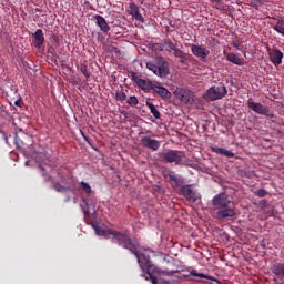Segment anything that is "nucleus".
I'll return each mask as SVG.
<instances>
[{"instance_id": "obj_26", "label": "nucleus", "mask_w": 284, "mask_h": 284, "mask_svg": "<svg viewBox=\"0 0 284 284\" xmlns=\"http://www.w3.org/2000/svg\"><path fill=\"white\" fill-rule=\"evenodd\" d=\"M163 48L166 50V52H174V49L176 48V43L166 40L163 42Z\"/></svg>"}, {"instance_id": "obj_37", "label": "nucleus", "mask_w": 284, "mask_h": 284, "mask_svg": "<svg viewBox=\"0 0 284 284\" xmlns=\"http://www.w3.org/2000/svg\"><path fill=\"white\" fill-rule=\"evenodd\" d=\"M181 63H185V59H181Z\"/></svg>"}, {"instance_id": "obj_6", "label": "nucleus", "mask_w": 284, "mask_h": 284, "mask_svg": "<svg viewBox=\"0 0 284 284\" xmlns=\"http://www.w3.org/2000/svg\"><path fill=\"white\" fill-rule=\"evenodd\" d=\"M173 94L178 101H181V103H184L185 105H194V103H196V97L190 89L176 88L173 91Z\"/></svg>"}, {"instance_id": "obj_33", "label": "nucleus", "mask_w": 284, "mask_h": 284, "mask_svg": "<svg viewBox=\"0 0 284 284\" xmlns=\"http://www.w3.org/2000/svg\"><path fill=\"white\" fill-rule=\"evenodd\" d=\"M80 71L82 72V74L89 79L90 78V72L88 71V65H81Z\"/></svg>"}, {"instance_id": "obj_36", "label": "nucleus", "mask_w": 284, "mask_h": 284, "mask_svg": "<svg viewBox=\"0 0 284 284\" xmlns=\"http://www.w3.org/2000/svg\"><path fill=\"white\" fill-rule=\"evenodd\" d=\"M14 105H17L18 108H21V100H17V101L14 102Z\"/></svg>"}, {"instance_id": "obj_11", "label": "nucleus", "mask_w": 284, "mask_h": 284, "mask_svg": "<svg viewBox=\"0 0 284 284\" xmlns=\"http://www.w3.org/2000/svg\"><path fill=\"white\" fill-rule=\"evenodd\" d=\"M191 52L192 54H194V57H197V59H201V61H206L207 57H210V50L199 44H193L191 47Z\"/></svg>"}, {"instance_id": "obj_22", "label": "nucleus", "mask_w": 284, "mask_h": 284, "mask_svg": "<svg viewBox=\"0 0 284 284\" xmlns=\"http://www.w3.org/2000/svg\"><path fill=\"white\" fill-rule=\"evenodd\" d=\"M271 272L275 274V276H281L282 278H284V263H275L271 267Z\"/></svg>"}, {"instance_id": "obj_7", "label": "nucleus", "mask_w": 284, "mask_h": 284, "mask_svg": "<svg viewBox=\"0 0 284 284\" xmlns=\"http://www.w3.org/2000/svg\"><path fill=\"white\" fill-rule=\"evenodd\" d=\"M247 106L250 110L255 112V114H260L261 116H268V119H274V111H271L270 106L252 101L247 102Z\"/></svg>"}, {"instance_id": "obj_24", "label": "nucleus", "mask_w": 284, "mask_h": 284, "mask_svg": "<svg viewBox=\"0 0 284 284\" xmlns=\"http://www.w3.org/2000/svg\"><path fill=\"white\" fill-rule=\"evenodd\" d=\"M146 106L149 108V110H150L151 114L154 116V119H161V113L159 112V110L152 102L146 101Z\"/></svg>"}, {"instance_id": "obj_2", "label": "nucleus", "mask_w": 284, "mask_h": 284, "mask_svg": "<svg viewBox=\"0 0 284 284\" xmlns=\"http://www.w3.org/2000/svg\"><path fill=\"white\" fill-rule=\"evenodd\" d=\"M132 254L135 255L141 270H146V274H149V278H150L151 283L156 284L158 278L154 274H161V268H159L154 264H152V262L150 261V256H145V254L141 253L140 246H138L135 248V252H133Z\"/></svg>"}, {"instance_id": "obj_1", "label": "nucleus", "mask_w": 284, "mask_h": 284, "mask_svg": "<svg viewBox=\"0 0 284 284\" xmlns=\"http://www.w3.org/2000/svg\"><path fill=\"white\" fill-rule=\"evenodd\" d=\"M212 205L217 212V219L221 221L236 216V211L232 207V202L225 193L215 195L212 200Z\"/></svg>"}, {"instance_id": "obj_8", "label": "nucleus", "mask_w": 284, "mask_h": 284, "mask_svg": "<svg viewBox=\"0 0 284 284\" xmlns=\"http://www.w3.org/2000/svg\"><path fill=\"white\" fill-rule=\"evenodd\" d=\"M163 159L166 163L181 165V163H183V159H185V153L183 151L170 150L163 154Z\"/></svg>"}, {"instance_id": "obj_29", "label": "nucleus", "mask_w": 284, "mask_h": 284, "mask_svg": "<svg viewBox=\"0 0 284 284\" xmlns=\"http://www.w3.org/2000/svg\"><path fill=\"white\" fill-rule=\"evenodd\" d=\"M126 103L129 105H139V98H136L135 95H131L128 100H126Z\"/></svg>"}, {"instance_id": "obj_14", "label": "nucleus", "mask_w": 284, "mask_h": 284, "mask_svg": "<svg viewBox=\"0 0 284 284\" xmlns=\"http://www.w3.org/2000/svg\"><path fill=\"white\" fill-rule=\"evenodd\" d=\"M141 142L144 148H148L149 150H152L153 152H156V150H159V148H161V142L159 140L152 139L148 135L142 136Z\"/></svg>"}, {"instance_id": "obj_3", "label": "nucleus", "mask_w": 284, "mask_h": 284, "mask_svg": "<svg viewBox=\"0 0 284 284\" xmlns=\"http://www.w3.org/2000/svg\"><path fill=\"white\" fill-rule=\"evenodd\" d=\"M111 243H116L120 245V247H123L124 250H129L131 254L133 252H136V248L139 244L132 242V237H130V234L128 233H121L119 231L111 232Z\"/></svg>"}, {"instance_id": "obj_27", "label": "nucleus", "mask_w": 284, "mask_h": 284, "mask_svg": "<svg viewBox=\"0 0 284 284\" xmlns=\"http://www.w3.org/2000/svg\"><path fill=\"white\" fill-rule=\"evenodd\" d=\"M53 189L55 190V192H68V190H70V187L63 186L59 182L53 183Z\"/></svg>"}, {"instance_id": "obj_28", "label": "nucleus", "mask_w": 284, "mask_h": 284, "mask_svg": "<svg viewBox=\"0 0 284 284\" xmlns=\"http://www.w3.org/2000/svg\"><path fill=\"white\" fill-rule=\"evenodd\" d=\"M80 185H82V190L87 193V194H92V186H90L89 183L87 182H80Z\"/></svg>"}, {"instance_id": "obj_23", "label": "nucleus", "mask_w": 284, "mask_h": 284, "mask_svg": "<svg viewBox=\"0 0 284 284\" xmlns=\"http://www.w3.org/2000/svg\"><path fill=\"white\" fill-rule=\"evenodd\" d=\"M112 229H101V226L95 227V233L98 236H104V239H112Z\"/></svg>"}, {"instance_id": "obj_25", "label": "nucleus", "mask_w": 284, "mask_h": 284, "mask_svg": "<svg viewBox=\"0 0 284 284\" xmlns=\"http://www.w3.org/2000/svg\"><path fill=\"white\" fill-rule=\"evenodd\" d=\"M273 30H275V32H277V34H281L282 37H284V21L277 20V22L273 27Z\"/></svg>"}, {"instance_id": "obj_9", "label": "nucleus", "mask_w": 284, "mask_h": 284, "mask_svg": "<svg viewBox=\"0 0 284 284\" xmlns=\"http://www.w3.org/2000/svg\"><path fill=\"white\" fill-rule=\"evenodd\" d=\"M180 192L189 203H196L201 201V193L194 191L192 185H184L180 189Z\"/></svg>"}, {"instance_id": "obj_19", "label": "nucleus", "mask_w": 284, "mask_h": 284, "mask_svg": "<svg viewBox=\"0 0 284 284\" xmlns=\"http://www.w3.org/2000/svg\"><path fill=\"white\" fill-rule=\"evenodd\" d=\"M212 152L215 154H221L222 156H227V159H234L235 154L234 152L219 146H211Z\"/></svg>"}, {"instance_id": "obj_10", "label": "nucleus", "mask_w": 284, "mask_h": 284, "mask_svg": "<svg viewBox=\"0 0 284 284\" xmlns=\"http://www.w3.org/2000/svg\"><path fill=\"white\" fill-rule=\"evenodd\" d=\"M176 272L179 271H161L160 273H153V276H156V278L160 281H162V283L165 284H174L176 283V276L174 274H176ZM156 284H159V282H156Z\"/></svg>"}, {"instance_id": "obj_31", "label": "nucleus", "mask_w": 284, "mask_h": 284, "mask_svg": "<svg viewBox=\"0 0 284 284\" xmlns=\"http://www.w3.org/2000/svg\"><path fill=\"white\" fill-rule=\"evenodd\" d=\"M174 57H176L178 59H186L185 54L181 51V49L175 48L173 51Z\"/></svg>"}, {"instance_id": "obj_4", "label": "nucleus", "mask_w": 284, "mask_h": 284, "mask_svg": "<svg viewBox=\"0 0 284 284\" xmlns=\"http://www.w3.org/2000/svg\"><path fill=\"white\" fill-rule=\"evenodd\" d=\"M146 68L155 77H160V79H165L168 74H170V67L168 65V61H165V58L163 57H156L155 63L154 62H146Z\"/></svg>"}, {"instance_id": "obj_5", "label": "nucleus", "mask_w": 284, "mask_h": 284, "mask_svg": "<svg viewBox=\"0 0 284 284\" xmlns=\"http://www.w3.org/2000/svg\"><path fill=\"white\" fill-rule=\"evenodd\" d=\"M225 97H227V88L225 85H213L203 94L205 101H221Z\"/></svg>"}, {"instance_id": "obj_15", "label": "nucleus", "mask_w": 284, "mask_h": 284, "mask_svg": "<svg viewBox=\"0 0 284 284\" xmlns=\"http://www.w3.org/2000/svg\"><path fill=\"white\" fill-rule=\"evenodd\" d=\"M151 91L155 92V94L161 97V99H172V93L170 90L161 84H153V89H151Z\"/></svg>"}, {"instance_id": "obj_12", "label": "nucleus", "mask_w": 284, "mask_h": 284, "mask_svg": "<svg viewBox=\"0 0 284 284\" xmlns=\"http://www.w3.org/2000/svg\"><path fill=\"white\" fill-rule=\"evenodd\" d=\"M128 12L135 21H140V23H145V18H143V14H141V10L139 9V6H136V3L130 2Z\"/></svg>"}, {"instance_id": "obj_38", "label": "nucleus", "mask_w": 284, "mask_h": 284, "mask_svg": "<svg viewBox=\"0 0 284 284\" xmlns=\"http://www.w3.org/2000/svg\"><path fill=\"white\" fill-rule=\"evenodd\" d=\"M171 179H173V181H176V178H174V176H172V175H171Z\"/></svg>"}, {"instance_id": "obj_13", "label": "nucleus", "mask_w": 284, "mask_h": 284, "mask_svg": "<svg viewBox=\"0 0 284 284\" xmlns=\"http://www.w3.org/2000/svg\"><path fill=\"white\" fill-rule=\"evenodd\" d=\"M189 273H184L181 278H187V276H197V278H207V281H213L214 283L217 284H223V282L219 281V278L212 276V275H206L205 273H199L196 270H191L187 271Z\"/></svg>"}, {"instance_id": "obj_34", "label": "nucleus", "mask_w": 284, "mask_h": 284, "mask_svg": "<svg viewBox=\"0 0 284 284\" xmlns=\"http://www.w3.org/2000/svg\"><path fill=\"white\" fill-rule=\"evenodd\" d=\"M257 196H258L260 199H263V197L267 196V192L265 191V189H260V190L257 191Z\"/></svg>"}, {"instance_id": "obj_32", "label": "nucleus", "mask_w": 284, "mask_h": 284, "mask_svg": "<svg viewBox=\"0 0 284 284\" xmlns=\"http://www.w3.org/2000/svg\"><path fill=\"white\" fill-rule=\"evenodd\" d=\"M264 1L263 0H253L251 1V6L253 8H256V10H258V8H261V6H263Z\"/></svg>"}, {"instance_id": "obj_17", "label": "nucleus", "mask_w": 284, "mask_h": 284, "mask_svg": "<svg viewBox=\"0 0 284 284\" xmlns=\"http://www.w3.org/2000/svg\"><path fill=\"white\" fill-rule=\"evenodd\" d=\"M134 82L144 92H152V89L154 88V83L152 81L143 80L141 78H134Z\"/></svg>"}, {"instance_id": "obj_30", "label": "nucleus", "mask_w": 284, "mask_h": 284, "mask_svg": "<svg viewBox=\"0 0 284 284\" xmlns=\"http://www.w3.org/2000/svg\"><path fill=\"white\" fill-rule=\"evenodd\" d=\"M115 99L116 101H125V99H128V95L123 91H118L115 93Z\"/></svg>"}, {"instance_id": "obj_16", "label": "nucleus", "mask_w": 284, "mask_h": 284, "mask_svg": "<svg viewBox=\"0 0 284 284\" xmlns=\"http://www.w3.org/2000/svg\"><path fill=\"white\" fill-rule=\"evenodd\" d=\"M268 59L273 65H281V63H283V52L281 49H273V51L268 53Z\"/></svg>"}, {"instance_id": "obj_21", "label": "nucleus", "mask_w": 284, "mask_h": 284, "mask_svg": "<svg viewBox=\"0 0 284 284\" xmlns=\"http://www.w3.org/2000/svg\"><path fill=\"white\" fill-rule=\"evenodd\" d=\"M36 48H41L45 43V37H43V30L38 29L34 34Z\"/></svg>"}, {"instance_id": "obj_18", "label": "nucleus", "mask_w": 284, "mask_h": 284, "mask_svg": "<svg viewBox=\"0 0 284 284\" xmlns=\"http://www.w3.org/2000/svg\"><path fill=\"white\" fill-rule=\"evenodd\" d=\"M94 19L97 21V26L100 28V30H102V32H110V26L103 16L95 14Z\"/></svg>"}, {"instance_id": "obj_20", "label": "nucleus", "mask_w": 284, "mask_h": 284, "mask_svg": "<svg viewBox=\"0 0 284 284\" xmlns=\"http://www.w3.org/2000/svg\"><path fill=\"white\" fill-rule=\"evenodd\" d=\"M226 60L230 61V63H234V65H245V59L240 58L236 53H229Z\"/></svg>"}, {"instance_id": "obj_35", "label": "nucleus", "mask_w": 284, "mask_h": 284, "mask_svg": "<svg viewBox=\"0 0 284 284\" xmlns=\"http://www.w3.org/2000/svg\"><path fill=\"white\" fill-rule=\"evenodd\" d=\"M81 136L84 139V141H87V143H90V138L85 135V133H83V131H80Z\"/></svg>"}]
</instances>
